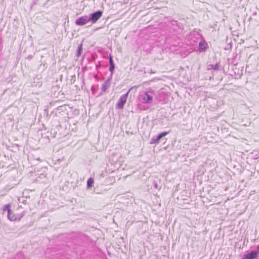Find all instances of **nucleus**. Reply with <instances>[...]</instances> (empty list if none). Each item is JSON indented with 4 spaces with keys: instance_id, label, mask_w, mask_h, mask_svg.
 Masks as SVG:
<instances>
[{
    "instance_id": "nucleus-21",
    "label": "nucleus",
    "mask_w": 259,
    "mask_h": 259,
    "mask_svg": "<svg viewBox=\"0 0 259 259\" xmlns=\"http://www.w3.org/2000/svg\"><path fill=\"white\" fill-rule=\"evenodd\" d=\"M94 90H95V88H94V87L93 85L91 87V90L93 92L94 91Z\"/></svg>"
},
{
    "instance_id": "nucleus-2",
    "label": "nucleus",
    "mask_w": 259,
    "mask_h": 259,
    "mask_svg": "<svg viewBox=\"0 0 259 259\" xmlns=\"http://www.w3.org/2000/svg\"><path fill=\"white\" fill-rule=\"evenodd\" d=\"M25 214V211H23L19 214H14L11 209L8 210V218L11 221H20Z\"/></svg>"
},
{
    "instance_id": "nucleus-3",
    "label": "nucleus",
    "mask_w": 259,
    "mask_h": 259,
    "mask_svg": "<svg viewBox=\"0 0 259 259\" xmlns=\"http://www.w3.org/2000/svg\"><path fill=\"white\" fill-rule=\"evenodd\" d=\"M103 12L100 10L96 11L94 13L91 14L88 16L89 22H92V23H96L102 16Z\"/></svg>"
},
{
    "instance_id": "nucleus-25",
    "label": "nucleus",
    "mask_w": 259,
    "mask_h": 259,
    "mask_svg": "<svg viewBox=\"0 0 259 259\" xmlns=\"http://www.w3.org/2000/svg\"><path fill=\"white\" fill-rule=\"evenodd\" d=\"M227 49H229V48H225V50H227Z\"/></svg>"
},
{
    "instance_id": "nucleus-9",
    "label": "nucleus",
    "mask_w": 259,
    "mask_h": 259,
    "mask_svg": "<svg viewBox=\"0 0 259 259\" xmlns=\"http://www.w3.org/2000/svg\"><path fill=\"white\" fill-rule=\"evenodd\" d=\"M110 85V82H109V79H106L104 83L102 84L101 87V90L103 92H106L107 89Z\"/></svg>"
},
{
    "instance_id": "nucleus-8",
    "label": "nucleus",
    "mask_w": 259,
    "mask_h": 259,
    "mask_svg": "<svg viewBox=\"0 0 259 259\" xmlns=\"http://www.w3.org/2000/svg\"><path fill=\"white\" fill-rule=\"evenodd\" d=\"M109 65H110L109 70L111 73H112V74H113V72H114V70L115 69V65H114L112 57L111 55H110V56H109Z\"/></svg>"
},
{
    "instance_id": "nucleus-1",
    "label": "nucleus",
    "mask_w": 259,
    "mask_h": 259,
    "mask_svg": "<svg viewBox=\"0 0 259 259\" xmlns=\"http://www.w3.org/2000/svg\"><path fill=\"white\" fill-rule=\"evenodd\" d=\"M155 95V92L152 89L148 91H143L140 93L138 96L139 101L144 104H151L153 102V95Z\"/></svg>"
},
{
    "instance_id": "nucleus-14",
    "label": "nucleus",
    "mask_w": 259,
    "mask_h": 259,
    "mask_svg": "<svg viewBox=\"0 0 259 259\" xmlns=\"http://www.w3.org/2000/svg\"><path fill=\"white\" fill-rule=\"evenodd\" d=\"M47 178V175L46 174H40L39 176L37 178V179H39L41 181H45Z\"/></svg>"
},
{
    "instance_id": "nucleus-15",
    "label": "nucleus",
    "mask_w": 259,
    "mask_h": 259,
    "mask_svg": "<svg viewBox=\"0 0 259 259\" xmlns=\"http://www.w3.org/2000/svg\"><path fill=\"white\" fill-rule=\"evenodd\" d=\"M168 133V132H163L158 134V136L159 137L160 139H161L163 137L165 136Z\"/></svg>"
},
{
    "instance_id": "nucleus-13",
    "label": "nucleus",
    "mask_w": 259,
    "mask_h": 259,
    "mask_svg": "<svg viewBox=\"0 0 259 259\" xmlns=\"http://www.w3.org/2000/svg\"><path fill=\"white\" fill-rule=\"evenodd\" d=\"M94 184V180L93 178H90L87 181V188L88 189L91 188Z\"/></svg>"
},
{
    "instance_id": "nucleus-10",
    "label": "nucleus",
    "mask_w": 259,
    "mask_h": 259,
    "mask_svg": "<svg viewBox=\"0 0 259 259\" xmlns=\"http://www.w3.org/2000/svg\"><path fill=\"white\" fill-rule=\"evenodd\" d=\"M220 66L219 63H217L214 65L210 64L208 65V69H213L214 70H219L220 69Z\"/></svg>"
},
{
    "instance_id": "nucleus-7",
    "label": "nucleus",
    "mask_w": 259,
    "mask_h": 259,
    "mask_svg": "<svg viewBox=\"0 0 259 259\" xmlns=\"http://www.w3.org/2000/svg\"><path fill=\"white\" fill-rule=\"evenodd\" d=\"M208 48V44L203 40L199 42V50L200 52L205 51Z\"/></svg>"
},
{
    "instance_id": "nucleus-16",
    "label": "nucleus",
    "mask_w": 259,
    "mask_h": 259,
    "mask_svg": "<svg viewBox=\"0 0 259 259\" xmlns=\"http://www.w3.org/2000/svg\"><path fill=\"white\" fill-rule=\"evenodd\" d=\"M10 205L9 204L5 205L3 207V210L4 211L7 210V212H8V210L11 209L10 208Z\"/></svg>"
},
{
    "instance_id": "nucleus-19",
    "label": "nucleus",
    "mask_w": 259,
    "mask_h": 259,
    "mask_svg": "<svg viewBox=\"0 0 259 259\" xmlns=\"http://www.w3.org/2000/svg\"><path fill=\"white\" fill-rule=\"evenodd\" d=\"M154 188L157 189H159L158 185L156 183H155V182H154Z\"/></svg>"
},
{
    "instance_id": "nucleus-18",
    "label": "nucleus",
    "mask_w": 259,
    "mask_h": 259,
    "mask_svg": "<svg viewBox=\"0 0 259 259\" xmlns=\"http://www.w3.org/2000/svg\"><path fill=\"white\" fill-rule=\"evenodd\" d=\"M112 75H113V74H112V73H111V74L110 75V76H109L108 77V78L107 79H109V82H110L111 79H112Z\"/></svg>"
},
{
    "instance_id": "nucleus-12",
    "label": "nucleus",
    "mask_w": 259,
    "mask_h": 259,
    "mask_svg": "<svg viewBox=\"0 0 259 259\" xmlns=\"http://www.w3.org/2000/svg\"><path fill=\"white\" fill-rule=\"evenodd\" d=\"M82 52V44H80L78 46L76 56L77 57H79L81 55Z\"/></svg>"
},
{
    "instance_id": "nucleus-24",
    "label": "nucleus",
    "mask_w": 259,
    "mask_h": 259,
    "mask_svg": "<svg viewBox=\"0 0 259 259\" xmlns=\"http://www.w3.org/2000/svg\"><path fill=\"white\" fill-rule=\"evenodd\" d=\"M95 78H97V75H96L95 76Z\"/></svg>"
},
{
    "instance_id": "nucleus-11",
    "label": "nucleus",
    "mask_w": 259,
    "mask_h": 259,
    "mask_svg": "<svg viewBox=\"0 0 259 259\" xmlns=\"http://www.w3.org/2000/svg\"><path fill=\"white\" fill-rule=\"evenodd\" d=\"M160 139H161L158 135L154 136L151 138L150 143L151 144H157L159 143Z\"/></svg>"
},
{
    "instance_id": "nucleus-17",
    "label": "nucleus",
    "mask_w": 259,
    "mask_h": 259,
    "mask_svg": "<svg viewBox=\"0 0 259 259\" xmlns=\"http://www.w3.org/2000/svg\"><path fill=\"white\" fill-rule=\"evenodd\" d=\"M38 0H33L32 4L31 6V9H32L33 6L36 5L37 4Z\"/></svg>"
},
{
    "instance_id": "nucleus-23",
    "label": "nucleus",
    "mask_w": 259,
    "mask_h": 259,
    "mask_svg": "<svg viewBox=\"0 0 259 259\" xmlns=\"http://www.w3.org/2000/svg\"><path fill=\"white\" fill-rule=\"evenodd\" d=\"M257 249L259 250V244L257 246Z\"/></svg>"
},
{
    "instance_id": "nucleus-4",
    "label": "nucleus",
    "mask_w": 259,
    "mask_h": 259,
    "mask_svg": "<svg viewBox=\"0 0 259 259\" xmlns=\"http://www.w3.org/2000/svg\"><path fill=\"white\" fill-rule=\"evenodd\" d=\"M131 89L125 94L122 95L119 99L118 102L116 104V108L121 109L123 108L124 104H125L127 98L128 97V93Z\"/></svg>"
},
{
    "instance_id": "nucleus-22",
    "label": "nucleus",
    "mask_w": 259,
    "mask_h": 259,
    "mask_svg": "<svg viewBox=\"0 0 259 259\" xmlns=\"http://www.w3.org/2000/svg\"><path fill=\"white\" fill-rule=\"evenodd\" d=\"M99 66H100V65H96V69H97L98 67H99Z\"/></svg>"
},
{
    "instance_id": "nucleus-20",
    "label": "nucleus",
    "mask_w": 259,
    "mask_h": 259,
    "mask_svg": "<svg viewBox=\"0 0 259 259\" xmlns=\"http://www.w3.org/2000/svg\"><path fill=\"white\" fill-rule=\"evenodd\" d=\"M33 58V56L32 55H30L27 56V58L29 60H31Z\"/></svg>"
},
{
    "instance_id": "nucleus-6",
    "label": "nucleus",
    "mask_w": 259,
    "mask_h": 259,
    "mask_svg": "<svg viewBox=\"0 0 259 259\" xmlns=\"http://www.w3.org/2000/svg\"><path fill=\"white\" fill-rule=\"evenodd\" d=\"M258 251H251L243 255L241 259H255L258 255Z\"/></svg>"
},
{
    "instance_id": "nucleus-5",
    "label": "nucleus",
    "mask_w": 259,
    "mask_h": 259,
    "mask_svg": "<svg viewBox=\"0 0 259 259\" xmlns=\"http://www.w3.org/2000/svg\"><path fill=\"white\" fill-rule=\"evenodd\" d=\"M88 22H89L88 16L85 15L76 19L75 24L77 26H83L87 24Z\"/></svg>"
}]
</instances>
